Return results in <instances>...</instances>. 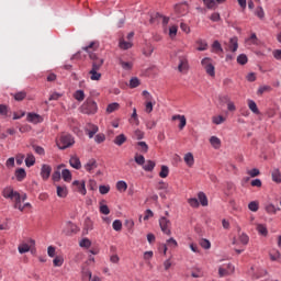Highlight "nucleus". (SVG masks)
<instances>
[{"instance_id":"nucleus-1","label":"nucleus","mask_w":281,"mask_h":281,"mask_svg":"<svg viewBox=\"0 0 281 281\" xmlns=\"http://www.w3.org/2000/svg\"><path fill=\"white\" fill-rule=\"evenodd\" d=\"M2 194L4 199H10V201H13V207L14 210H23V206L21 205L22 201H25L27 199V195H22L19 193V191H15L12 187H7L2 191Z\"/></svg>"},{"instance_id":"nucleus-2","label":"nucleus","mask_w":281,"mask_h":281,"mask_svg":"<svg viewBox=\"0 0 281 281\" xmlns=\"http://www.w3.org/2000/svg\"><path fill=\"white\" fill-rule=\"evenodd\" d=\"M74 144H76V140L71 134H63L57 142L59 150H67V148H71Z\"/></svg>"},{"instance_id":"nucleus-3","label":"nucleus","mask_w":281,"mask_h":281,"mask_svg":"<svg viewBox=\"0 0 281 281\" xmlns=\"http://www.w3.org/2000/svg\"><path fill=\"white\" fill-rule=\"evenodd\" d=\"M81 113L86 115H95L98 113V103L91 99H87L81 105Z\"/></svg>"},{"instance_id":"nucleus-4","label":"nucleus","mask_w":281,"mask_h":281,"mask_svg":"<svg viewBox=\"0 0 281 281\" xmlns=\"http://www.w3.org/2000/svg\"><path fill=\"white\" fill-rule=\"evenodd\" d=\"M201 65L205 69V72L207 74V76H211V78H214V76H216V70H215L214 64H212V58L204 57L201 60Z\"/></svg>"},{"instance_id":"nucleus-5","label":"nucleus","mask_w":281,"mask_h":281,"mask_svg":"<svg viewBox=\"0 0 281 281\" xmlns=\"http://www.w3.org/2000/svg\"><path fill=\"white\" fill-rule=\"evenodd\" d=\"M159 225L162 234H166L167 236H170V234H172V231H171L172 222H170V220L162 216L159 218Z\"/></svg>"},{"instance_id":"nucleus-6","label":"nucleus","mask_w":281,"mask_h":281,"mask_svg":"<svg viewBox=\"0 0 281 281\" xmlns=\"http://www.w3.org/2000/svg\"><path fill=\"white\" fill-rule=\"evenodd\" d=\"M90 59L92 60V70L100 71L104 65V59L99 58L94 53H90Z\"/></svg>"},{"instance_id":"nucleus-7","label":"nucleus","mask_w":281,"mask_h":281,"mask_svg":"<svg viewBox=\"0 0 281 281\" xmlns=\"http://www.w3.org/2000/svg\"><path fill=\"white\" fill-rule=\"evenodd\" d=\"M188 69H190V64L188 63L187 56L179 57L178 70L180 74H187Z\"/></svg>"},{"instance_id":"nucleus-8","label":"nucleus","mask_w":281,"mask_h":281,"mask_svg":"<svg viewBox=\"0 0 281 281\" xmlns=\"http://www.w3.org/2000/svg\"><path fill=\"white\" fill-rule=\"evenodd\" d=\"M188 10H189L188 2H182L180 4H176L175 7V12H177L179 16H186V14L188 13Z\"/></svg>"},{"instance_id":"nucleus-9","label":"nucleus","mask_w":281,"mask_h":281,"mask_svg":"<svg viewBox=\"0 0 281 281\" xmlns=\"http://www.w3.org/2000/svg\"><path fill=\"white\" fill-rule=\"evenodd\" d=\"M50 176H52V166L42 165L41 177H42L43 181H47V179H49Z\"/></svg>"},{"instance_id":"nucleus-10","label":"nucleus","mask_w":281,"mask_h":281,"mask_svg":"<svg viewBox=\"0 0 281 281\" xmlns=\"http://www.w3.org/2000/svg\"><path fill=\"white\" fill-rule=\"evenodd\" d=\"M27 122H31L32 124H41L43 122V116H41L37 113H29L26 115Z\"/></svg>"},{"instance_id":"nucleus-11","label":"nucleus","mask_w":281,"mask_h":281,"mask_svg":"<svg viewBox=\"0 0 281 281\" xmlns=\"http://www.w3.org/2000/svg\"><path fill=\"white\" fill-rule=\"evenodd\" d=\"M72 186L77 187L79 194H82V196H85L87 194V186L85 183V180H82V181L75 180L72 182Z\"/></svg>"},{"instance_id":"nucleus-12","label":"nucleus","mask_w":281,"mask_h":281,"mask_svg":"<svg viewBox=\"0 0 281 281\" xmlns=\"http://www.w3.org/2000/svg\"><path fill=\"white\" fill-rule=\"evenodd\" d=\"M98 47H100V42L98 41H92L89 43V45L82 47L83 52H87L89 54V56H91V49L92 52H95V49H98Z\"/></svg>"},{"instance_id":"nucleus-13","label":"nucleus","mask_w":281,"mask_h":281,"mask_svg":"<svg viewBox=\"0 0 281 281\" xmlns=\"http://www.w3.org/2000/svg\"><path fill=\"white\" fill-rule=\"evenodd\" d=\"M228 52H238V37L234 36L229 38Z\"/></svg>"},{"instance_id":"nucleus-14","label":"nucleus","mask_w":281,"mask_h":281,"mask_svg":"<svg viewBox=\"0 0 281 281\" xmlns=\"http://www.w3.org/2000/svg\"><path fill=\"white\" fill-rule=\"evenodd\" d=\"M69 164H70L71 168H75V170H80V168H82V164L80 162V158H78L77 156L70 157Z\"/></svg>"},{"instance_id":"nucleus-15","label":"nucleus","mask_w":281,"mask_h":281,"mask_svg":"<svg viewBox=\"0 0 281 281\" xmlns=\"http://www.w3.org/2000/svg\"><path fill=\"white\" fill-rule=\"evenodd\" d=\"M172 120H179L180 124H179V128L180 131H183V128H186V124H188V120L186 119V115H181V114H177L172 116Z\"/></svg>"},{"instance_id":"nucleus-16","label":"nucleus","mask_w":281,"mask_h":281,"mask_svg":"<svg viewBox=\"0 0 281 281\" xmlns=\"http://www.w3.org/2000/svg\"><path fill=\"white\" fill-rule=\"evenodd\" d=\"M155 166H157L155 161L146 160L142 168L145 170V172H153V170H155Z\"/></svg>"},{"instance_id":"nucleus-17","label":"nucleus","mask_w":281,"mask_h":281,"mask_svg":"<svg viewBox=\"0 0 281 281\" xmlns=\"http://www.w3.org/2000/svg\"><path fill=\"white\" fill-rule=\"evenodd\" d=\"M67 194H69V191L66 186H57V196H59V199L67 198Z\"/></svg>"},{"instance_id":"nucleus-18","label":"nucleus","mask_w":281,"mask_h":281,"mask_svg":"<svg viewBox=\"0 0 281 281\" xmlns=\"http://www.w3.org/2000/svg\"><path fill=\"white\" fill-rule=\"evenodd\" d=\"M95 168H98V161H95V159H90L86 165H85V170H87V172H91L92 170H95Z\"/></svg>"},{"instance_id":"nucleus-19","label":"nucleus","mask_w":281,"mask_h":281,"mask_svg":"<svg viewBox=\"0 0 281 281\" xmlns=\"http://www.w3.org/2000/svg\"><path fill=\"white\" fill-rule=\"evenodd\" d=\"M198 199H199V203L202 205V207H207V205H209L207 195H205L204 192H199Z\"/></svg>"},{"instance_id":"nucleus-20","label":"nucleus","mask_w":281,"mask_h":281,"mask_svg":"<svg viewBox=\"0 0 281 281\" xmlns=\"http://www.w3.org/2000/svg\"><path fill=\"white\" fill-rule=\"evenodd\" d=\"M248 109H250V111L254 112L255 115H260V110L258 109V104H256V101L249 99Z\"/></svg>"},{"instance_id":"nucleus-21","label":"nucleus","mask_w":281,"mask_h":281,"mask_svg":"<svg viewBox=\"0 0 281 281\" xmlns=\"http://www.w3.org/2000/svg\"><path fill=\"white\" fill-rule=\"evenodd\" d=\"M27 177V172L23 168H19L15 170V179L16 181H23Z\"/></svg>"},{"instance_id":"nucleus-22","label":"nucleus","mask_w":281,"mask_h":281,"mask_svg":"<svg viewBox=\"0 0 281 281\" xmlns=\"http://www.w3.org/2000/svg\"><path fill=\"white\" fill-rule=\"evenodd\" d=\"M210 144L215 150H218V148H221V138L217 136H211Z\"/></svg>"},{"instance_id":"nucleus-23","label":"nucleus","mask_w":281,"mask_h":281,"mask_svg":"<svg viewBox=\"0 0 281 281\" xmlns=\"http://www.w3.org/2000/svg\"><path fill=\"white\" fill-rule=\"evenodd\" d=\"M184 164H187L189 168H192V166H194V155H192V153H187L184 155Z\"/></svg>"},{"instance_id":"nucleus-24","label":"nucleus","mask_w":281,"mask_h":281,"mask_svg":"<svg viewBox=\"0 0 281 281\" xmlns=\"http://www.w3.org/2000/svg\"><path fill=\"white\" fill-rule=\"evenodd\" d=\"M116 190L119 192H126L128 190V184L124 180H120L116 182Z\"/></svg>"},{"instance_id":"nucleus-25","label":"nucleus","mask_w":281,"mask_h":281,"mask_svg":"<svg viewBox=\"0 0 281 281\" xmlns=\"http://www.w3.org/2000/svg\"><path fill=\"white\" fill-rule=\"evenodd\" d=\"M196 45H198V52H206L207 49V42L205 40H198L196 41Z\"/></svg>"},{"instance_id":"nucleus-26","label":"nucleus","mask_w":281,"mask_h":281,"mask_svg":"<svg viewBox=\"0 0 281 281\" xmlns=\"http://www.w3.org/2000/svg\"><path fill=\"white\" fill-rule=\"evenodd\" d=\"M34 164H36V158L32 154H27V156L25 158V166L27 168H32V166H34Z\"/></svg>"},{"instance_id":"nucleus-27","label":"nucleus","mask_w":281,"mask_h":281,"mask_svg":"<svg viewBox=\"0 0 281 281\" xmlns=\"http://www.w3.org/2000/svg\"><path fill=\"white\" fill-rule=\"evenodd\" d=\"M72 98H75V100H77V102H82L85 100V91L76 90L72 94Z\"/></svg>"},{"instance_id":"nucleus-28","label":"nucleus","mask_w":281,"mask_h":281,"mask_svg":"<svg viewBox=\"0 0 281 281\" xmlns=\"http://www.w3.org/2000/svg\"><path fill=\"white\" fill-rule=\"evenodd\" d=\"M271 175H272V181H274V183H281V172H280V169H273Z\"/></svg>"},{"instance_id":"nucleus-29","label":"nucleus","mask_w":281,"mask_h":281,"mask_svg":"<svg viewBox=\"0 0 281 281\" xmlns=\"http://www.w3.org/2000/svg\"><path fill=\"white\" fill-rule=\"evenodd\" d=\"M246 43H248V45H258L259 40L256 33H251V35L246 38Z\"/></svg>"},{"instance_id":"nucleus-30","label":"nucleus","mask_w":281,"mask_h":281,"mask_svg":"<svg viewBox=\"0 0 281 281\" xmlns=\"http://www.w3.org/2000/svg\"><path fill=\"white\" fill-rule=\"evenodd\" d=\"M83 227L86 232H91L93 229V221L90 217H86L83 222Z\"/></svg>"},{"instance_id":"nucleus-31","label":"nucleus","mask_w":281,"mask_h":281,"mask_svg":"<svg viewBox=\"0 0 281 281\" xmlns=\"http://www.w3.org/2000/svg\"><path fill=\"white\" fill-rule=\"evenodd\" d=\"M126 142V135L120 134L114 138V144L116 146H122Z\"/></svg>"},{"instance_id":"nucleus-32","label":"nucleus","mask_w":281,"mask_h":281,"mask_svg":"<svg viewBox=\"0 0 281 281\" xmlns=\"http://www.w3.org/2000/svg\"><path fill=\"white\" fill-rule=\"evenodd\" d=\"M257 232L261 236H267L269 234V231L267 229V225H265V224H258L257 225Z\"/></svg>"},{"instance_id":"nucleus-33","label":"nucleus","mask_w":281,"mask_h":281,"mask_svg":"<svg viewBox=\"0 0 281 281\" xmlns=\"http://www.w3.org/2000/svg\"><path fill=\"white\" fill-rule=\"evenodd\" d=\"M199 245H200V247H202V249H211L212 248V243H210V240L205 239V238L200 239Z\"/></svg>"},{"instance_id":"nucleus-34","label":"nucleus","mask_w":281,"mask_h":281,"mask_svg":"<svg viewBox=\"0 0 281 281\" xmlns=\"http://www.w3.org/2000/svg\"><path fill=\"white\" fill-rule=\"evenodd\" d=\"M27 97V92L25 91H20L13 94L14 100H16V102H21L22 100H25V98Z\"/></svg>"},{"instance_id":"nucleus-35","label":"nucleus","mask_w":281,"mask_h":281,"mask_svg":"<svg viewBox=\"0 0 281 281\" xmlns=\"http://www.w3.org/2000/svg\"><path fill=\"white\" fill-rule=\"evenodd\" d=\"M168 175H170V169L168 168V166L162 165L161 169H160V172H159V177L161 179H166V177H168Z\"/></svg>"},{"instance_id":"nucleus-36","label":"nucleus","mask_w":281,"mask_h":281,"mask_svg":"<svg viewBox=\"0 0 281 281\" xmlns=\"http://www.w3.org/2000/svg\"><path fill=\"white\" fill-rule=\"evenodd\" d=\"M271 86H260L257 90V95H262L263 93H269L271 91Z\"/></svg>"},{"instance_id":"nucleus-37","label":"nucleus","mask_w":281,"mask_h":281,"mask_svg":"<svg viewBox=\"0 0 281 281\" xmlns=\"http://www.w3.org/2000/svg\"><path fill=\"white\" fill-rule=\"evenodd\" d=\"M60 168H65V165L61 164L57 166V170L53 173V181H60Z\"/></svg>"},{"instance_id":"nucleus-38","label":"nucleus","mask_w":281,"mask_h":281,"mask_svg":"<svg viewBox=\"0 0 281 281\" xmlns=\"http://www.w3.org/2000/svg\"><path fill=\"white\" fill-rule=\"evenodd\" d=\"M89 75H90V80H100V78H102V74H100L98 70L91 69L89 71Z\"/></svg>"},{"instance_id":"nucleus-39","label":"nucleus","mask_w":281,"mask_h":281,"mask_svg":"<svg viewBox=\"0 0 281 281\" xmlns=\"http://www.w3.org/2000/svg\"><path fill=\"white\" fill-rule=\"evenodd\" d=\"M61 178H63L64 181H66V182L71 181V171H69V169H64V170H61Z\"/></svg>"},{"instance_id":"nucleus-40","label":"nucleus","mask_w":281,"mask_h":281,"mask_svg":"<svg viewBox=\"0 0 281 281\" xmlns=\"http://www.w3.org/2000/svg\"><path fill=\"white\" fill-rule=\"evenodd\" d=\"M134 160L138 166H142V167L144 166V164H146V158L144 157V155L136 154L134 157Z\"/></svg>"},{"instance_id":"nucleus-41","label":"nucleus","mask_w":281,"mask_h":281,"mask_svg":"<svg viewBox=\"0 0 281 281\" xmlns=\"http://www.w3.org/2000/svg\"><path fill=\"white\" fill-rule=\"evenodd\" d=\"M117 109H120V103L117 102H113V103H110L106 108V112L108 113H113L115 111H117Z\"/></svg>"},{"instance_id":"nucleus-42","label":"nucleus","mask_w":281,"mask_h":281,"mask_svg":"<svg viewBox=\"0 0 281 281\" xmlns=\"http://www.w3.org/2000/svg\"><path fill=\"white\" fill-rule=\"evenodd\" d=\"M64 262L65 258H63L61 256H56L53 260L54 267H63Z\"/></svg>"},{"instance_id":"nucleus-43","label":"nucleus","mask_w":281,"mask_h":281,"mask_svg":"<svg viewBox=\"0 0 281 281\" xmlns=\"http://www.w3.org/2000/svg\"><path fill=\"white\" fill-rule=\"evenodd\" d=\"M119 46L121 49H131V47H133V43L121 40Z\"/></svg>"},{"instance_id":"nucleus-44","label":"nucleus","mask_w":281,"mask_h":281,"mask_svg":"<svg viewBox=\"0 0 281 281\" xmlns=\"http://www.w3.org/2000/svg\"><path fill=\"white\" fill-rule=\"evenodd\" d=\"M120 65H121L122 69H125V71H130V69H133V63H131V61H124L121 59Z\"/></svg>"},{"instance_id":"nucleus-45","label":"nucleus","mask_w":281,"mask_h":281,"mask_svg":"<svg viewBox=\"0 0 281 281\" xmlns=\"http://www.w3.org/2000/svg\"><path fill=\"white\" fill-rule=\"evenodd\" d=\"M99 212L101 214H104L105 216L111 214V210H109V206L106 204H102V202H100Z\"/></svg>"},{"instance_id":"nucleus-46","label":"nucleus","mask_w":281,"mask_h":281,"mask_svg":"<svg viewBox=\"0 0 281 281\" xmlns=\"http://www.w3.org/2000/svg\"><path fill=\"white\" fill-rule=\"evenodd\" d=\"M248 60L249 59L247 58V55H245V54H240L237 56L238 65H247Z\"/></svg>"},{"instance_id":"nucleus-47","label":"nucleus","mask_w":281,"mask_h":281,"mask_svg":"<svg viewBox=\"0 0 281 281\" xmlns=\"http://www.w3.org/2000/svg\"><path fill=\"white\" fill-rule=\"evenodd\" d=\"M212 122L213 124H216V126H218L223 124V122H225V116L223 115L213 116Z\"/></svg>"},{"instance_id":"nucleus-48","label":"nucleus","mask_w":281,"mask_h":281,"mask_svg":"<svg viewBox=\"0 0 281 281\" xmlns=\"http://www.w3.org/2000/svg\"><path fill=\"white\" fill-rule=\"evenodd\" d=\"M212 49L216 53L221 52L223 53V46H221V42H218L217 40H215L212 44Z\"/></svg>"},{"instance_id":"nucleus-49","label":"nucleus","mask_w":281,"mask_h":281,"mask_svg":"<svg viewBox=\"0 0 281 281\" xmlns=\"http://www.w3.org/2000/svg\"><path fill=\"white\" fill-rule=\"evenodd\" d=\"M99 192L100 194H109V192H111V186H104V184H101L99 186Z\"/></svg>"},{"instance_id":"nucleus-50","label":"nucleus","mask_w":281,"mask_h":281,"mask_svg":"<svg viewBox=\"0 0 281 281\" xmlns=\"http://www.w3.org/2000/svg\"><path fill=\"white\" fill-rule=\"evenodd\" d=\"M259 207L260 205L257 201H252L248 204V210H250V212H258Z\"/></svg>"},{"instance_id":"nucleus-51","label":"nucleus","mask_w":281,"mask_h":281,"mask_svg":"<svg viewBox=\"0 0 281 281\" xmlns=\"http://www.w3.org/2000/svg\"><path fill=\"white\" fill-rule=\"evenodd\" d=\"M159 19H161V14L159 13H151L149 18V23H158Z\"/></svg>"},{"instance_id":"nucleus-52","label":"nucleus","mask_w":281,"mask_h":281,"mask_svg":"<svg viewBox=\"0 0 281 281\" xmlns=\"http://www.w3.org/2000/svg\"><path fill=\"white\" fill-rule=\"evenodd\" d=\"M19 254H27L30 251V245L27 244H22L18 247Z\"/></svg>"},{"instance_id":"nucleus-53","label":"nucleus","mask_w":281,"mask_h":281,"mask_svg":"<svg viewBox=\"0 0 281 281\" xmlns=\"http://www.w3.org/2000/svg\"><path fill=\"white\" fill-rule=\"evenodd\" d=\"M79 247H85L86 249H89L91 247V240L89 238H83L79 243Z\"/></svg>"},{"instance_id":"nucleus-54","label":"nucleus","mask_w":281,"mask_h":281,"mask_svg":"<svg viewBox=\"0 0 281 281\" xmlns=\"http://www.w3.org/2000/svg\"><path fill=\"white\" fill-rule=\"evenodd\" d=\"M138 86H139V79L137 77H133L130 80V88L131 89H137Z\"/></svg>"},{"instance_id":"nucleus-55","label":"nucleus","mask_w":281,"mask_h":281,"mask_svg":"<svg viewBox=\"0 0 281 281\" xmlns=\"http://www.w3.org/2000/svg\"><path fill=\"white\" fill-rule=\"evenodd\" d=\"M114 232H122V221L115 220L112 224Z\"/></svg>"},{"instance_id":"nucleus-56","label":"nucleus","mask_w":281,"mask_h":281,"mask_svg":"<svg viewBox=\"0 0 281 281\" xmlns=\"http://www.w3.org/2000/svg\"><path fill=\"white\" fill-rule=\"evenodd\" d=\"M177 32H179V27L177 25H172L169 27V36L170 38H175L177 36Z\"/></svg>"},{"instance_id":"nucleus-57","label":"nucleus","mask_w":281,"mask_h":281,"mask_svg":"<svg viewBox=\"0 0 281 281\" xmlns=\"http://www.w3.org/2000/svg\"><path fill=\"white\" fill-rule=\"evenodd\" d=\"M239 241L241 243V245H248L249 244V236L245 233H241L239 235Z\"/></svg>"},{"instance_id":"nucleus-58","label":"nucleus","mask_w":281,"mask_h":281,"mask_svg":"<svg viewBox=\"0 0 281 281\" xmlns=\"http://www.w3.org/2000/svg\"><path fill=\"white\" fill-rule=\"evenodd\" d=\"M105 140H106V136L104 134H97L94 136L95 144H102Z\"/></svg>"},{"instance_id":"nucleus-59","label":"nucleus","mask_w":281,"mask_h":281,"mask_svg":"<svg viewBox=\"0 0 281 281\" xmlns=\"http://www.w3.org/2000/svg\"><path fill=\"white\" fill-rule=\"evenodd\" d=\"M204 5L209 10H214V8H216V0H206V1H204Z\"/></svg>"},{"instance_id":"nucleus-60","label":"nucleus","mask_w":281,"mask_h":281,"mask_svg":"<svg viewBox=\"0 0 281 281\" xmlns=\"http://www.w3.org/2000/svg\"><path fill=\"white\" fill-rule=\"evenodd\" d=\"M225 276H229V270H227L223 266H220V268H218V277L220 278H225Z\"/></svg>"},{"instance_id":"nucleus-61","label":"nucleus","mask_w":281,"mask_h":281,"mask_svg":"<svg viewBox=\"0 0 281 281\" xmlns=\"http://www.w3.org/2000/svg\"><path fill=\"white\" fill-rule=\"evenodd\" d=\"M188 203L190 205V207H199L200 203H199V200L196 198H190L188 200Z\"/></svg>"},{"instance_id":"nucleus-62","label":"nucleus","mask_w":281,"mask_h":281,"mask_svg":"<svg viewBox=\"0 0 281 281\" xmlns=\"http://www.w3.org/2000/svg\"><path fill=\"white\" fill-rule=\"evenodd\" d=\"M256 16H258V19H265V9H262V7H258L256 9Z\"/></svg>"},{"instance_id":"nucleus-63","label":"nucleus","mask_w":281,"mask_h":281,"mask_svg":"<svg viewBox=\"0 0 281 281\" xmlns=\"http://www.w3.org/2000/svg\"><path fill=\"white\" fill-rule=\"evenodd\" d=\"M153 106H154L153 101H147V102L145 103V111H146L147 113H153Z\"/></svg>"},{"instance_id":"nucleus-64","label":"nucleus","mask_w":281,"mask_h":281,"mask_svg":"<svg viewBox=\"0 0 281 281\" xmlns=\"http://www.w3.org/2000/svg\"><path fill=\"white\" fill-rule=\"evenodd\" d=\"M273 58H276V60H281V49H274L272 52Z\"/></svg>"}]
</instances>
